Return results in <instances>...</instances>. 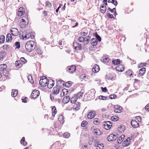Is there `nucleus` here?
<instances>
[{"instance_id": "obj_1", "label": "nucleus", "mask_w": 149, "mask_h": 149, "mask_svg": "<svg viewBox=\"0 0 149 149\" xmlns=\"http://www.w3.org/2000/svg\"><path fill=\"white\" fill-rule=\"evenodd\" d=\"M25 48L28 52H31L35 48L34 42L33 41L27 42L25 44Z\"/></svg>"}, {"instance_id": "obj_2", "label": "nucleus", "mask_w": 149, "mask_h": 149, "mask_svg": "<svg viewBox=\"0 0 149 149\" xmlns=\"http://www.w3.org/2000/svg\"><path fill=\"white\" fill-rule=\"evenodd\" d=\"M25 16H24V18L22 17L20 21V26L21 28H24L28 24L29 21L28 20V14L27 13L25 14Z\"/></svg>"}, {"instance_id": "obj_3", "label": "nucleus", "mask_w": 149, "mask_h": 149, "mask_svg": "<svg viewBox=\"0 0 149 149\" xmlns=\"http://www.w3.org/2000/svg\"><path fill=\"white\" fill-rule=\"evenodd\" d=\"M95 90L94 89H91L89 91L88 93L85 94L84 97H87L88 98L87 99V100H88L93 99L95 97Z\"/></svg>"}, {"instance_id": "obj_4", "label": "nucleus", "mask_w": 149, "mask_h": 149, "mask_svg": "<svg viewBox=\"0 0 149 149\" xmlns=\"http://www.w3.org/2000/svg\"><path fill=\"white\" fill-rule=\"evenodd\" d=\"M23 39H27L30 37L32 38L33 36V37L32 35V33H29V32L24 31L22 33V34L21 36Z\"/></svg>"}, {"instance_id": "obj_5", "label": "nucleus", "mask_w": 149, "mask_h": 149, "mask_svg": "<svg viewBox=\"0 0 149 149\" xmlns=\"http://www.w3.org/2000/svg\"><path fill=\"white\" fill-rule=\"evenodd\" d=\"M7 66L6 64L0 65V71L3 72V74L5 76H7L8 74V71L6 70Z\"/></svg>"}, {"instance_id": "obj_6", "label": "nucleus", "mask_w": 149, "mask_h": 149, "mask_svg": "<svg viewBox=\"0 0 149 149\" xmlns=\"http://www.w3.org/2000/svg\"><path fill=\"white\" fill-rule=\"evenodd\" d=\"M112 123L110 121H104L102 123V126L105 129L108 130L111 128Z\"/></svg>"}, {"instance_id": "obj_7", "label": "nucleus", "mask_w": 149, "mask_h": 149, "mask_svg": "<svg viewBox=\"0 0 149 149\" xmlns=\"http://www.w3.org/2000/svg\"><path fill=\"white\" fill-rule=\"evenodd\" d=\"M76 70V67L74 65L68 66L66 68L67 71L70 74H73Z\"/></svg>"}, {"instance_id": "obj_8", "label": "nucleus", "mask_w": 149, "mask_h": 149, "mask_svg": "<svg viewBox=\"0 0 149 149\" xmlns=\"http://www.w3.org/2000/svg\"><path fill=\"white\" fill-rule=\"evenodd\" d=\"M117 135L118 134H111L107 137V140L109 141H114L117 138Z\"/></svg>"}, {"instance_id": "obj_9", "label": "nucleus", "mask_w": 149, "mask_h": 149, "mask_svg": "<svg viewBox=\"0 0 149 149\" xmlns=\"http://www.w3.org/2000/svg\"><path fill=\"white\" fill-rule=\"evenodd\" d=\"M73 46L74 49L76 50H81L82 49L81 44L76 42H74L73 43Z\"/></svg>"}, {"instance_id": "obj_10", "label": "nucleus", "mask_w": 149, "mask_h": 149, "mask_svg": "<svg viewBox=\"0 0 149 149\" xmlns=\"http://www.w3.org/2000/svg\"><path fill=\"white\" fill-rule=\"evenodd\" d=\"M39 91L36 90H33L31 95V96L33 98H36L39 95Z\"/></svg>"}, {"instance_id": "obj_11", "label": "nucleus", "mask_w": 149, "mask_h": 149, "mask_svg": "<svg viewBox=\"0 0 149 149\" xmlns=\"http://www.w3.org/2000/svg\"><path fill=\"white\" fill-rule=\"evenodd\" d=\"M91 130L93 131V133L96 135H100L101 134L100 131L97 128L95 129V127L93 126L91 128Z\"/></svg>"}, {"instance_id": "obj_12", "label": "nucleus", "mask_w": 149, "mask_h": 149, "mask_svg": "<svg viewBox=\"0 0 149 149\" xmlns=\"http://www.w3.org/2000/svg\"><path fill=\"white\" fill-rule=\"evenodd\" d=\"M47 79H40L39 83L40 85L42 87H45L47 86Z\"/></svg>"}, {"instance_id": "obj_13", "label": "nucleus", "mask_w": 149, "mask_h": 149, "mask_svg": "<svg viewBox=\"0 0 149 149\" xmlns=\"http://www.w3.org/2000/svg\"><path fill=\"white\" fill-rule=\"evenodd\" d=\"M11 34L14 36H16L18 35L19 31L16 28H12L10 30Z\"/></svg>"}, {"instance_id": "obj_14", "label": "nucleus", "mask_w": 149, "mask_h": 149, "mask_svg": "<svg viewBox=\"0 0 149 149\" xmlns=\"http://www.w3.org/2000/svg\"><path fill=\"white\" fill-rule=\"evenodd\" d=\"M125 67L123 65H119L116 68V70L119 72H122L124 70Z\"/></svg>"}, {"instance_id": "obj_15", "label": "nucleus", "mask_w": 149, "mask_h": 149, "mask_svg": "<svg viewBox=\"0 0 149 149\" xmlns=\"http://www.w3.org/2000/svg\"><path fill=\"white\" fill-rule=\"evenodd\" d=\"M131 124L132 127L134 128H136L139 126V123L135 120H132L131 121Z\"/></svg>"}, {"instance_id": "obj_16", "label": "nucleus", "mask_w": 149, "mask_h": 149, "mask_svg": "<svg viewBox=\"0 0 149 149\" xmlns=\"http://www.w3.org/2000/svg\"><path fill=\"white\" fill-rule=\"evenodd\" d=\"M65 84V82L63 80H58L57 81L56 86L58 88L63 86Z\"/></svg>"}, {"instance_id": "obj_17", "label": "nucleus", "mask_w": 149, "mask_h": 149, "mask_svg": "<svg viewBox=\"0 0 149 149\" xmlns=\"http://www.w3.org/2000/svg\"><path fill=\"white\" fill-rule=\"evenodd\" d=\"M115 109L114 112L116 113H120L121 112L122 108L120 106H116L114 107Z\"/></svg>"}, {"instance_id": "obj_18", "label": "nucleus", "mask_w": 149, "mask_h": 149, "mask_svg": "<svg viewBox=\"0 0 149 149\" xmlns=\"http://www.w3.org/2000/svg\"><path fill=\"white\" fill-rule=\"evenodd\" d=\"M24 14V8L22 7H20L17 13V14L18 16H21Z\"/></svg>"}, {"instance_id": "obj_19", "label": "nucleus", "mask_w": 149, "mask_h": 149, "mask_svg": "<svg viewBox=\"0 0 149 149\" xmlns=\"http://www.w3.org/2000/svg\"><path fill=\"white\" fill-rule=\"evenodd\" d=\"M6 53L4 51L0 52V61H3L6 56Z\"/></svg>"}, {"instance_id": "obj_20", "label": "nucleus", "mask_w": 149, "mask_h": 149, "mask_svg": "<svg viewBox=\"0 0 149 149\" xmlns=\"http://www.w3.org/2000/svg\"><path fill=\"white\" fill-rule=\"evenodd\" d=\"M95 116V112L94 111H91L89 112L87 115L88 118L89 119H92Z\"/></svg>"}, {"instance_id": "obj_21", "label": "nucleus", "mask_w": 149, "mask_h": 149, "mask_svg": "<svg viewBox=\"0 0 149 149\" xmlns=\"http://www.w3.org/2000/svg\"><path fill=\"white\" fill-rule=\"evenodd\" d=\"M99 66L97 64L95 65L92 69L93 72H98L100 70Z\"/></svg>"}, {"instance_id": "obj_22", "label": "nucleus", "mask_w": 149, "mask_h": 149, "mask_svg": "<svg viewBox=\"0 0 149 149\" xmlns=\"http://www.w3.org/2000/svg\"><path fill=\"white\" fill-rule=\"evenodd\" d=\"M83 94V93L80 92L75 94L74 95L75 96V98H76L77 99H79L82 97Z\"/></svg>"}, {"instance_id": "obj_23", "label": "nucleus", "mask_w": 149, "mask_h": 149, "mask_svg": "<svg viewBox=\"0 0 149 149\" xmlns=\"http://www.w3.org/2000/svg\"><path fill=\"white\" fill-rule=\"evenodd\" d=\"M70 100V98L68 96H65L63 97V102L64 103H67L69 102Z\"/></svg>"}, {"instance_id": "obj_24", "label": "nucleus", "mask_w": 149, "mask_h": 149, "mask_svg": "<svg viewBox=\"0 0 149 149\" xmlns=\"http://www.w3.org/2000/svg\"><path fill=\"white\" fill-rule=\"evenodd\" d=\"M12 39L11 34L10 33H8L6 36V40L8 42H10Z\"/></svg>"}, {"instance_id": "obj_25", "label": "nucleus", "mask_w": 149, "mask_h": 149, "mask_svg": "<svg viewBox=\"0 0 149 149\" xmlns=\"http://www.w3.org/2000/svg\"><path fill=\"white\" fill-rule=\"evenodd\" d=\"M125 136L124 135H122L120 136L118 138L117 141V143L118 144H120L121 143L122 141L124 139Z\"/></svg>"}, {"instance_id": "obj_26", "label": "nucleus", "mask_w": 149, "mask_h": 149, "mask_svg": "<svg viewBox=\"0 0 149 149\" xmlns=\"http://www.w3.org/2000/svg\"><path fill=\"white\" fill-rule=\"evenodd\" d=\"M15 65L16 67L18 68H20L22 65L19 60L16 61L15 63Z\"/></svg>"}, {"instance_id": "obj_27", "label": "nucleus", "mask_w": 149, "mask_h": 149, "mask_svg": "<svg viewBox=\"0 0 149 149\" xmlns=\"http://www.w3.org/2000/svg\"><path fill=\"white\" fill-rule=\"evenodd\" d=\"M146 68H142L140 69L139 71V74L141 76H143L145 73L146 72Z\"/></svg>"}, {"instance_id": "obj_28", "label": "nucleus", "mask_w": 149, "mask_h": 149, "mask_svg": "<svg viewBox=\"0 0 149 149\" xmlns=\"http://www.w3.org/2000/svg\"><path fill=\"white\" fill-rule=\"evenodd\" d=\"M91 44L92 46L96 45L97 44V42L96 41V38H92L91 40Z\"/></svg>"}, {"instance_id": "obj_29", "label": "nucleus", "mask_w": 149, "mask_h": 149, "mask_svg": "<svg viewBox=\"0 0 149 149\" xmlns=\"http://www.w3.org/2000/svg\"><path fill=\"white\" fill-rule=\"evenodd\" d=\"M101 60L102 61L104 62H107L109 60V58L106 56H103V57L101 58Z\"/></svg>"}, {"instance_id": "obj_30", "label": "nucleus", "mask_w": 149, "mask_h": 149, "mask_svg": "<svg viewBox=\"0 0 149 149\" xmlns=\"http://www.w3.org/2000/svg\"><path fill=\"white\" fill-rule=\"evenodd\" d=\"M100 11L102 13H104L106 11V7L104 6V4H101V6Z\"/></svg>"}, {"instance_id": "obj_31", "label": "nucleus", "mask_w": 149, "mask_h": 149, "mask_svg": "<svg viewBox=\"0 0 149 149\" xmlns=\"http://www.w3.org/2000/svg\"><path fill=\"white\" fill-rule=\"evenodd\" d=\"M106 78L108 80H113L114 79L113 78V76L110 74H107L106 76Z\"/></svg>"}, {"instance_id": "obj_32", "label": "nucleus", "mask_w": 149, "mask_h": 149, "mask_svg": "<svg viewBox=\"0 0 149 149\" xmlns=\"http://www.w3.org/2000/svg\"><path fill=\"white\" fill-rule=\"evenodd\" d=\"M52 116L53 117H54L57 112L56 108L55 106H53L52 108Z\"/></svg>"}, {"instance_id": "obj_33", "label": "nucleus", "mask_w": 149, "mask_h": 149, "mask_svg": "<svg viewBox=\"0 0 149 149\" xmlns=\"http://www.w3.org/2000/svg\"><path fill=\"white\" fill-rule=\"evenodd\" d=\"M18 91L16 90H12L11 93V95L12 97H14L16 96L18 94Z\"/></svg>"}, {"instance_id": "obj_34", "label": "nucleus", "mask_w": 149, "mask_h": 149, "mask_svg": "<svg viewBox=\"0 0 149 149\" xmlns=\"http://www.w3.org/2000/svg\"><path fill=\"white\" fill-rule=\"evenodd\" d=\"M59 88L54 87L53 89V94L54 95L58 94L59 92Z\"/></svg>"}, {"instance_id": "obj_35", "label": "nucleus", "mask_w": 149, "mask_h": 149, "mask_svg": "<svg viewBox=\"0 0 149 149\" xmlns=\"http://www.w3.org/2000/svg\"><path fill=\"white\" fill-rule=\"evenodd\" d=\"M85 38L86 39V40L85 39V41L84 42V44L86 45L88 43L90 40L91 37L89 36H88Z\"/></svg>"}, {"instance_id": "obj_36", "label": "nucleus", "mask_w": 149, "mask_h": 149, "mask_svg": "<svg viewBox=\"0 0 149 149\" xmlns=\"http://www.w3.org/2000/svg\"><path fill=\"white\" fill-rule=\"evenodd\" d=\"M130 138H128L125 140L123 142L124 144L125 145V146H127L130 144Z\"/></svg>"}, {"instance_id": "obj_37", "label": "nucleus", "mask_w": 149, "mask_h": 149, "mask_svg": "<svg viewBox=\"0 0 149 149\" xmlns=\"http://www.w3.org/2000/svg\"><path fill=\"white\" fill-rule=\"evenodd\" d=\"M118 130L121 132H123L125 130V126L123 125H121L120 127L118 128Z\"/></svg>"}, {"instance_id": "obj_38", "label": "nucleus", "mask_w": 149, "mask_h": 149, "mask_svg": "<svg viewBox=\"0 0 149 149\" xmlns=\"http://www.w3.org/2000/svg\"><path fill=\"white\" fill-rule=\"evenodd\" d=\"M112 63L114 65H116L120 63V61L119 59L113 60L112 61Z\"/></svg>"}, {"instance_id": "obj_39", "label": "nucleus", "mask_w": 149, "mask_h": 149, "mask_svg": "<svg viewBox=\"0 0 149 149\" xmlns=\"http://www.w3.org/2000/svg\"><path fill=\"white\" fill-rule=\"evenodd\" d=\"M108 2V3H111L116 6L117 5V2L116 0H109Z\"/></svg>"}, {"instance_id": "obj_40", "label": "nucleus", "mask_w": 149, "mask_h": 149, "mask_svg": "<svg viewBox=\"0 0 149 149\" xmlns=\"http://www.w3.org/2000/svg\"><path fill=\"white\" fill-rule=\"evenodd\" d=\"M25 138L23 137L20 141L21 143L24 146H26L27 144V142L25 141Z\"/></svg>"}, {"instance_id": "obj_41", "label": "nucleus", "mask_w": 149, "mask_h": 149, "mask_svg": "<svg viewBox=\"0 0 149 149\" xmlns=\"http://www.w3.org/2000/svg\"><path fill=\"white\" fill-rule=\"evenodd\" d=\"M58 120L61 123L63 124L64 123V117L62 116L61 115L59 116Z\"/></svg>"}, {"instance_id": "obj_42", "label": "nucleus", "mask_w": 149, "mask_h": 149, "mask_svg": "<svg viewBox=\"0 0 149 149\" xmlns=\"http://www.w3.org/2000/svg\"><path fill=\"white\" fill-rule=\"evenodd\" d=\"M132 72L131 70H129L128 71H126V74L128 76H129L131 77L132 75Z\"/></svg>"}, {"instance_id": "obj_43", "label": "nucleus", "mask_w": 149, "mask_h": 149, "mask_svg": "<svg viewBox=\"0 0 149 149\" xmlns=\"http://www.w3.org/2000/svg\"><path fill=\"white\" fill-rule=\"evenodd\" d=\"M5 37L3 35H1L0 36V43H3L5 41Z\"/></svg>"}, {"instance_id": "obj_44", "label": "nucleus", "mask_w": 149, "mask_h": 149, "mask_svg": "<svg viewBox=\"0 0 149 149\" xmlns=\"http://www.w3.org/2000/svg\"><path fill=\"white\" fill-rule=\"evenodd\" d=\"M28 80L31 84H33L34 83V81L32 79V76L31 75H29L27 77Z\"/></svg>"}, {"instance_id": "obj_45", "label": "nucleus", "mask_w": 149, "mask_h": 149, "mask_svg": "<svg viewBox=\"0 0 149 149\" xmlns=\"http://www.w3.org/2000/svg\"><path fill=\"white\" fill-rule=\"evenodd\" d=\"M85 37L83 36H81L79 38L78 41L79 42H84L85 41Z\"/></svg>"}, {"instance_id": "obj_46", "label": "nucleus", "mask_w": 149, "mask_h": 149, "mask_svg": "<svg viewBox=\"0 0 149 149\" xmlns=\"http://www.w3.org/2000/svg\"><path fill=\"white\" fill-rule=\"evenodd\" d=\"M111 119L112 120L114 121H116L118 120L119 119V118L117 116H113L111 117Z\"/></svg>"}, {"instance_id": "obj_47", "label": "nucleus", "mask_w": 149, "mask_h": 149, "mask_svg": "<svg viewBox=\"0 0 149 149\" xmlns=\"http://www.w3.org/2000/svg\"><path fill=\"white\" fill-rule=\"evenodd\" d=\"M76 98H75V96L74 95V97L71 99L70 102L72 103H74L77 102Z\"/></svg>"}, {"instance_id": "obj_48", "label": "nucleus", "mask_w": 149, "mask_h": 149, "mask_svg": "<svg viewBox=\"0 0 149 149\" xmlns=\"http://www.w3.org/2000/svg\"><path fill=\"white\" fill-rule=\"evenodd\" d=\"M146 65V63H141L138 66V68H140L142 67L145 66Z\"/></svg>"}, {"instance_id": "obj_49", "label": "nucleus", "mask_w": 149, "mask_h": 149, "mask_svg": "<svg viewBox=\"0 0 149 149\" xmlns=\"http://www.w3.org/2000/svg\"><path fill=\"white\" fill-rule=\"evenodd\" d=\"M36 52L39 55H42L43 52L40 48H38L36 49Z\"/></svg>"}, {"instance_id": "obj_50", "label": "nucleus", "mask_w": 149, "mask_h": 149, "mask_svg": "<svg viewBox=\"0 0 149 149\" xmlns=\"http://www.w3.org/2000/svg\"><path fill=\"white\" fill-rule=\"evenodd\" d=\"M95 37H96V40H97L99 41L100 42L101 40V38L97 34V33H95Z\"/></svg>"}, {"instance_id": "obj_51", "label": "nucleus", "mask_w": 149, "mask_h": 149, "mask_svg": "<svg viewBox=\"0 0 149 149\" xmlns=\"http://www.w3.org/2000/svg\"><path fill=\"white\" fill-rule=\"evenodd\" d=\"M68 92V89H63L62 90L61 92H62L63 94V95H66L67 94V93Z\"/></svg>"}, {"instance_id": "obj_52", "label": "nucleus", "mask_w": 149, "mask_h": 149, "mask_svg": "<svg viewBox=\"0 0 149 149\" xmlns=\"http://www.w3.org/2000/svg\"><path fill=\"white\" fill-rule=\"evenodd\" d=\"M70 136V134L68 132H65L63 134V137L65 138H68Z\"/></svg>"}, {"instance_id": "obj_53", "label": "nucleus", "mask_w": 149, "mask_h": 149, "mask_svg": "<svg viewBox=\"0 0 149 149\" xmlns=\"http://www.w3.org/2000/svg\"><path fill=\"white\" fill-rule=\"evenodd\" d=\"M15 46H16V48L17 49H19L20 47V42H16L15 43Z\"/></svg>"}, {"instance_id": "obj_54", "label": "nucleus", "mask_w": 149, "mask_h": 149, "mask_svg": "<svg viewBox=\"0 0 149 149\" xmlns=\"http://www.w3.org/2000/svg\"><path fill=\"white\" fill-rule=\"evenodd\" d=\"M71 82L70 81H69L66 82L65 84V86L67 87H70L71 85Z\"/></svg>"}, {"instance_id": "obj_55", "label": "nucleus", "mask_w": 149, "mask_h": 149, "mask_svg": "<svg viewBox=\"0 0 149 149\" xmlns=\"http://www.w3.org/2000/svg\"><path fill=\"white\" fill-rule=\"evenodd\" d=\"M47 84H54V81L52 79H48L47 81Z\"/></svg>"}, {"instance_id": "obj_56", "label": "nucleus", "mask_w": 149, "mask_h": 149, "mask_svg": "<svg viewBox=\"0 0 149 149\" xmlns=\"http://www.w3.org/2000/svg\"><path fill=\"white\" fill-rule=\"evenodd\" d=\"M76 106L75 107V109L77 110H78L79 109V107L80 106V103L78 102H77V103L76 104Z\"/></svg>"}, {"instance_id": "obj_57", "label": "nucleus", "mask_w": 149, "mask_h": 149, "mask_svg": "<svg viewBox=\"0 0 149 149\" xmlns=\"http://www.w3.org/2000/svg\"><path fill=\"white\" fill-rule=\"evenodd\" d=\"M20 61L24 64L25 63L27 62V60L24 57H21L20 58Z\"/></svg>"}, {"instance_id": "obj_58", "label": "nucleus", "mask_w": 149, "mask_h": 149, "mask_svg": "<svg viewBox=\"0 0 149 149\" xmlns=\"http://www.w3.org/2000/svg\"><path fill=\"white\" fill-rule=\"evenodd\" d=\"M87 122L86 121H83L81 124V125L82 127H84L87 125Z\"/></svg>"}, {"instance_id": "obj_59", "label": "nucleus", "mask_w": 149, "mask_h": 149, "mask_svg": "<svg viewBox=\"0 0 149 149\" xmlns=\"http://www.w3.org/2000/svg\"><path fill=\"white\" fill-rule=\"evenodd\" d=\"M45 4L46 6L49 8H50L52 6V4L51 3L47 1L46 2Z\"/></svg>"}, {"instance_id": "obj_60", "label": "nucleus", "mask_w": 149, "mask_h": 149, "mask_svg": "<svg viewBox=\"0 0 149 149\" xmlns=\"http://www.w3.org/2000/svg\"><path fill=\"white\" fill-rule=\"evenodd\" d=\"M107 98V97L105 96L102 95H100L99 97V98L100 100H105Z\"/></svg>"}, {"instance_id": "obj_61", "label": "nucleus", "mask_w": 149, "mask_h": 149, "mask_svg": "<svg viewBox=\"0 0 149 149\" xmlns=\"http://www.w3.org/2000/svg\"><path fill=\"white\" fill-rule=\"evenodd\" d=\"M108 10L111 13H113V12L116 10V9L115 8H113V9H112L110 8L109 7L108 8Z\"/></svg>"}, {"instance_id": "obj_62", "label": "nucleus", "mask_w": 149, "mask_h": 149, "mask_svg": "<svg viewBox=\"0 0 149 149\" xmlns=\"http://www.w3.org/2000/svg\"><path fill=\"white\" fill-rule=\"evenodd\" d=\"M116 97V96L115 95H111L109 96V98L111 99H115Z\"/></svg>"}, {"instance_id": "obj_63", "label": "nucleus", "mask_w": 149, "mask_h": 149, "mask_svg": "<svg viewBox=\"0 0 149 149\" xmlns=\"http://www.w3.org/2000/svg\"><path fill=\"white\" fill-rule=\"evenodd\" d=\"M54 85V84H47V87L49 89H51L52 88Z\"/></svg>"}, {"instance_id": "obj_64", "label": "nucleus", "mask_w": 149, "mask_h": 149, "mask_svg": "<svg viewBox=\"0 0 149 149\" xmlns=\"http://www.w3.org/2000/svg\"><path fill=\"white\" fill-rule=\"evenodd\" d=\"M145 109L149 112V104H147L145 107Z\"/></svg>"}]
</instances>
